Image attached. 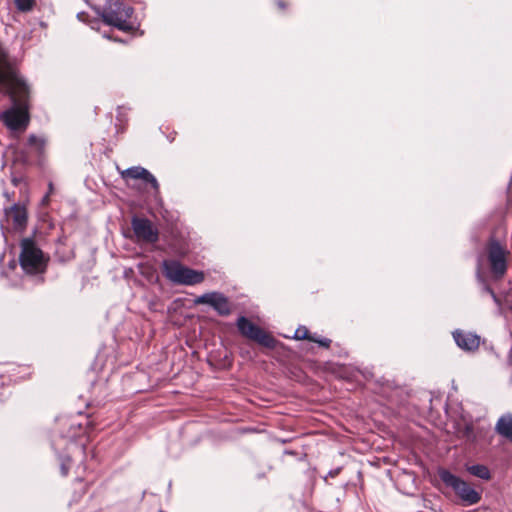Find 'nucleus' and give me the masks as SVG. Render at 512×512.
Masks as SVG:
<instances>
[{"mask_svg":"<svg viewBox=\"0 0 512 512\" xmlns=\"http://www.w3.org/2000/svg\"><path fill=\"white\" fill-rule=\"evenodd\" d=\"M0 91L10 95L13 107L1 114V119L12 130L25 128L28 124V87L16 74L0 45Z\"/></svg>","mask_w":512,"mask_h":512,"instance_id":"nucleus-1","label":"nucleus"},{"mask_svg":"<svg viewBox=\"0 0 512 512\" xmlns=\"http://www.w3.org/2000/svg\"><path fill=\"white\" fill-rule=\"evenodd\" d=\"M438 474L442 482L454 491L464 505H474L481 500V493L463 479L445 469H440Z\"/></svg>","mask_w":512,"mask_h":512,"instance_id":"nucleus-2","label":"nucleus"},{"mask_svg":"<svg viewBox=\"0 0 512 512\" xmlns=\"http://www.w3.org/2000/svg\"><path fill=\"white\" fill-rule=\"evenodd\" d=\"M163 268L166 277L177 284L195 285L204 280L202 272L185 267L177 261H164Z\"/></svg>","mask_w":512,"mask_h":512,"instance_id":"nucleus-3","label":"nucleus"},{"mask_svg":"<svg viewBox=\"0 0 512 512\" xmlns=\"http://www.w3.org/2000/svg\"><path fill=\"white\" fill-rule=\"evenodd\" d=\"M132 15V7L123 3H115L103 12L102 18L108 25L114 26L122 31H129L134 28L131 22Z\"/></svg>","mask_w":512,"mask_h":512,"instance_id":"nucleus-4","label":"nucleus"},{"mask_svg":"<svg viewBox=\"0 0 512 512\" xmlns=\"http://www.w3.org/2000/svg\"><path fill=\"white\" fill-rule=\"evenodd\" d=\"M20 263L22 268L28 273H36L43 269V253L30 239H24L22 241Z\"/></svg>","mask_w":512,"mask_h":512,"instance_id":"nucleus-5","label":"nucleus"},{"mask_svg":"<svg viewBox=\"0 0 512 512\" xmlns=\"http://www.w3.org/2000/svg\"><path fill=\"white\" fill-rule=\"evenodd\" d=\"M237 326L240 332L247 338L258 342L259 344L265 347H274V338L265 331H263L262 329H260L259 327H257L256 325H254L245 317H240L238 319Z\"/></svg>","mask_w":512,"mask_h":512,"instance_id":"nucleus-6","label":"nucleus"},{"mask_svg":"<svg viewBox=\"0 0 512 512\" xmlns=\"http://www.w3.org/2000/svg\"><path fill=\"white\" fill-rule=\"evenodd\" d=\"M196 305L206 304L213 307L219 314L228 315L230 313V305L228 299L221 293L209 292L195 298Z\"/></svg>","mask_w":512,"mask_h":512,"instance_id":"nucleus-7","label":"nucleus"},{"mask_svg":"<svg viewBox=\"0 0 512 512\" xmlns=\"http://www.w3.org/2000/svg\"><path fill=\"white\" fill-rule=\"evenodd\" d=\"M489 262L495 276L502 277L506 272V256L498 243H491L489 247Z\"/></svg>","mask_w":512,"mask_h":512,"instance_id":"nucleus-8","label":"nucleus"},{"mask_svg":"<svg viewBox=\"0 0 512 512\" xmlns=\"http://www.w3.org/2000/svg\"><path fill=\"white\" fill-rule=\"evenodd\" d=\"M120 174L126 182L130 180H141L144 183H150L156 191L159 188L156 178L143 167H131L121 171Z\"/></svg>","mask_w":512,"mask_h":512,"instance_id":"nucleus-9","label":"nucleus"},{"mask_svg":"<svg viewBox=\"0 0 512 512\" xmlns=\"http://www.w3.org/2000/svg\"><path fill=\"white\" fill-rule=\"evenodd\" d=\"M134 233L139 239L147 242H155L157 240V232L154 230L151 222L143 218H134L132 220Z\"/></svg>","mask_w":512,"mask_h":512,"instance_id":"nucleus-10","label":"nucleus"},{"mask_svg":"<svg viewBox=\"0 0 512 512\" xmlns=\"http://www.w3.org/2000/svg\"><path fill=\"white\" fill-rule=\"evenodd\" d=\"M6 221L14 230H22L27 223V211L24 206L14 205L5 211Z\"/></svg>","mask_w":512,"mask_h":512,"instance_id":"nucleus-11","label":"nucleus"},{"mask_svg":"<svg viewBox=\"0 0 512 512\" xmlns=\"http://www.w3.org/2000/svg\"><path fill=\"white\" fill-rule=\"evenodd\" d=\"M457 345L464 350H475L479 347L480 338L476 334L455 332L453 334Z\"/></svg>","mask_w":512,"mask_h":512,"instance_id":"nucleus-12","label":"nucleus"},{"mask_svg":"<svg viewBox=\"0 0 512 512\" xmlns=\"http://www.w3.org/2000/svg\"><path fill=\"white\" fill-rule=\"evenodd\" d=\"M497 433L512 441V415L505 414L499 418L495 427Z\"/></svg>","mask_w":512,"mask_h":512,"instance_id":"nucleus-13","label":"nucleus"},{"mask_svg":"<svg viewBox=\"0 0 512 512\" xmlns=\"http://www.w3.org/2000/svg\"><path fill=\"white\" fill-rule=\"evenodd\" d=\"M294 338L297 339V340L307 339V340H310L312 342H316V343H318L319 345H321L323 347H329L330 342H331L327 338H318L316 336L310 335L308 329L306 327H304V326H301V327H299V328H297L295 330Z\"/></svg>","mask_w":512,"mask_h":512,"instance_id":"nucleus-14","label":"nucleus"},{"mask_svg":"<svg viewBox=\"0 0 512 512\" xmlns=\"http://www.w3.org/2000/svg\"><path fill=\"white\" fill-rule=\"evenodd\" d=\"M467 470L474 476H477L481 479L488 480L490 479L491 475L489 472V469L484 465H473L469 466Z\"/></svg>","mask_w":512,"mask_h":512,"instance_id":"nucleus-15","label":"nucleus"},{"mask_svg":"<svg viewBox=\"0 0 512 512\" xmlns=\"http://www.w3.org/2000/svg\"><path fill=\"white\" fill-rule=\"evenodd\" d=\"M15 4L21 11H29L34 5V0H15Z\"/></svg>","mask_w":512,"mask_h":512,"instance_id":"nucleus-16","label":"nucleus"},{"mask_svg":"<svg viewBox=\"0 0 512 512\" xmlns=\"http://www.w3.org/2000/svg\"><path fill=\"white\" fill-rule=\"evenodd\" d=\"M29 143H30V145H32L35 148H37L38 150H40L43 148L45 141L42 138L32 135L29 137Z\"/></svg>","mask_w":512,"mask_h":512,"instance_id":"nucleus-17","label":"nucleus"}]
</instances>
